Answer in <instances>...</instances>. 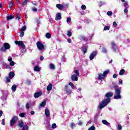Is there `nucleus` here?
I'll use <instances>...</instances> for the list:
<instances>
[{"label": "nucleus", "mask_w": 130, "mask_h": 130, "mask_svg": "<svg viewBox=\"0 0 130 130\" xmlns=\"http://www.w3.org/2000/svg\"><path fill=\"white\" fill-rule=\"evenodd\" d=\"M34 72H40L41 71V68L39 67L38 66H36L34 68Z\"/></svg>", "instance_id": "nucleus-13"}, {"label": "nucleus", "mask_w": 130, "mask_h": 130, "mask_svg": "<svg viewBox=\"0 0 130 130\" xmlns=\"http://www.w3.org/2000/svg\"><path fill=\"white\" fill-rule=\"evenodd\" d=\"M113 96V93L108 92L106 94L105 97H106V100L102 101L98 107V109L101 110L103 108H104L106 106H107V104L110 102V98Z\"/></svg>", "instance_id": "nucleus-1"}, {"label": "nucleus", "mask_w": 130, "mask_h": 130, "mask_svg": "<svg viewBox=\"0 0 130 130\" xmlns=\"http://www.w3.org/2000/svg\"><path fill=\"white\" fill-rule=\"evenodd\" d=\"M124 73H125L124 69H122L120 71L119 75H120V76H123V75H124Z\"/></svg>", "instance_id": "nucleus-19"}, {"label": "nucleus", "mask_w": 130, "mask_h": 130, "mask_svg": "<svg viewBox=\"0 0 130 130\" xmlns=\"http://www.w3.org/2000/svg\"><path fill=\"white\" fill-rule=\"evenodd\" d=\"M56 127V124L53 123L52 125V128H55Z\"/></svg>", "instance_id": "nucleus-45"}, {"label": "nucleus", "mask_w": 130, "mask_h": 130, "mask_svg": "<svg viewBox=\"0 0 130 130\" xmlns=\"http://www.w3.org/2000/svg\"><path fill=\"white\" fill-rule=\"evenodd\" d=\"M102 51L104 53H107V50H106V48H105V47H103L102 49Z\"/></svg>", "instance_id": "nucleus-33"}, {"label": "nucleus", "mask_w": 130, "mask_h": 130, "mask_svg": "<svg viewBox=\"0 0 130 130\" xmlns=\"http://www.w3.org/2000/svg\"><path fill=\"white\" fill-rule=\"evenodd\" d=\"M64 92H66V93L68 94V95H70V94L72 93V90L69 88V86L65 85Z\"/></svg>", "instance_id": "nucleus-9"}, {"label": "nucleus", "mask_w": 130, "mask_h": 130, "mask_svg": "<svg viewBox=\"0 0 130 130\" xmlns=\"http://www.w3.org/2000/svg\"><path fill=\"white\" fill-rule=\"evenodd\" d=\"M18 126H19V127H23V126H24V122H23V121H20L18 123Z\"/></svg>", "instance_id": "nucleus-24"}, {"label": "nucleus", "mask_w": 130, "mask_h": 130, "mask_svg": "<svg viewBox=\"0 0 130 130\" xmlns=\"http://www.w3.org/2000/svg\"><path fill=\"white\" fill-rule=\"evenodd\" d=\"M52 89V85L51 84H49L47 87V91H50Z\"/></svg>", "instance_id": "nucleus-20"}, {"label": "nucleus", "mask_w": 130, "mask_h": 130, "mask_svg": "<svg viewBox=\"0 0 130 130\" xmlns=\"http://www.w3.org/2000/svg\"><path fill=\"white\" fill-rule=\"evenodd\" d=\"M108 16H111L112 15V12L111 11H108L107 12Z\"/></svg>", "instance_id": "nucleus-48"}, {"label": "nucleus", "mask_w": 130, "mask_h": 130, "mask_svg": "<svg viewBox=\"0 0 130 130\" xmlns=\"http://www.w3.org/2000/svg\"><path fill=\"white\" fill-rule=\"evenodd\" d=\"M118 129L119 130L122 129V126H121V125L120 124L118 125Z\"/></svg>", "instance_id": "nucleus-43"}, {"label": "nucleus", "mask_w": 130, "mask_h": 130, "mask_svg": "<svg viewBox=\"0 0 130 130\" xmlns=\"http://www.w3.org/2000/svg\"><path fill=\"white\" fill-rule=\"evenodd\" d=\"M111 44L112 49L114 51H115V50H116V48H117V47H116V44H115V43L114 42H112Z\"/></svg>", "instance_id": "nucleus-11"}, {"label": "nucleus", "mask_w": 130, "mask_h": 130, "mask_svg": "<svg viewBox=\"0 0 130 130\" xmlns=\"http://www.w3.org/2000/svg\"><path fill=\"white\" fill-rule=\"evenodd\" d=\"M117 77V75H116V74H114V75H113V78L114 79H116Z\"/></svg>", "instance_id": "nucleus-59"}, {"label": "nucleus", "mask_w": 130, "mask_h": 130, "mask_svg": "<svg viewBox=\"0 0 130 130\" xmlns=\"http://www.w3.org/2000/svg\"><path fill=\"white\" fill-rule=\"evenodd\" d=\"M25 107L26 109H29V108H30V105H29V103H26Z\"/></svg>", "instance_id": "nucleus-40"}, {"label": "nucleus", "mask_w": 130, "mask_h": 130, "mask_svg": "<svg viewBox=\"0 0 130 130\" xmlns=\"http://www.w3.org/2000/svg\"><path fill=\"white\" fill-rule=\"evenodd\" d=\"M88 130H95V126H91Z\"/></svg>", "instance_id": "nucleus-44"}, {"label": "nucleus", "mask_w": 130, "mask_h": 130, "mask_svg": "<svg viewBox=\"0 0 130 130\" xmlns=\"http://www.w3.org/2000/svg\"><path fill=\"white\" fill-rule=\"evenodd\" d=\"M3 115V111H0V117Z\"/></svg>", "instance_id": "nucleus-64"}, {"label": "nucleus", "mask_w": 130, "mask_h": 130, "mask_svg": "<svg viewBox=\"0 0 130 130\" xmlns=\"http://www.w3.org/2000/svg\"><path fill=\"white\" fill-rule=\"evenodd\" d=\"M14 3L13 2H11L9 3V8H10V9H12V8L13 7V6H14Z\"/></svg>", "instance_id": "nucleus-31"}, {"label": "nucleus", "mask_w": 130, "mask_h": 130, "mask_svg": "<svg viewBox=\"0 0 130 130\" xmlns=\"http://www.w3.org/2000/svg\"><path fill=\"white\" fill-rule=\"evenodd\" d=\"M127 9L128 8H125L124 10V13H125V14H127V13L128 12V10Z\"/></svg>", "instance_id": "nucleus-49"}, {"label": "nucleus", "mask_w": 130, "mask_h": 130, "mask_svg": "<svg viewBox=\"0 0 130 130\" xmlns=\"http://www.w3.org/2000/svg\"><path fill=\"white\" fill-rule=\"evenodd\" d=\"M69 85L70 86H71V88H72V89H77L75 88V85H74V84L72 82H70L69 83Z\"/></svg>", "instance_id": "nucleus-36"}, {"label": "nucleus", "mask_w": 130, "mask_h": 130, "mask_svg": "<svg viewBox=\"0 0 130 130\" xmlns=\"http://www.w3.org/2000/svg\"><path fill=\"white\" fill-rule=\"evenodd\" d=\"M103 76V74H99V80H102V79L104 78V76Z\"/></svg>", "instance_id": "nucleus-35"}, {"label": "nucleus", "mask_w": 130, "mask_h": 130, "mask_svg": "<svg viewBox=\"0 0 130 130\" xmlns=\"http://www.w3.org/2000/svg\"><path fill=\"white\" fill-rule=\"evenodd\" d=\"M123 7L125 8H128V4H127V2L124 3Z\"/></svg>", "instance_id": "nucleus-30"}, {"label": "nucleus", "mask_w": 130, "mask_h": 130, "mask_svg": "<svg viewBox=\"0 0 130 130\" xmlns=\"http://www.w3.org/2000/svg\"><path fill=\"white\" fill-rule=\"evenodd\" d=\"M108 74H109V70H107L104 72V73H103V75H102V76L105 77V76L108 75Z\"/></svg>", "instance_id": "nucleus-23"}, {"label": "nucleus", "mask_w": 130, "mask_h": 130, "mask_svg": "<svg viewBox=\"0 0 130 130\" xmlns=\"http://www.w3.org/2000/svg\"><path fill=\"white\" fill-rule=\"evenodd\" d=\"M81 8L82 10H86V6L85 5H82Z\"/></svg>", "instance_id": "nucleus-53"}, {"label": "nucleus", "mask_w": 130, "mask_h": 130, "mask_svg": "<svg viewBox=\"0 0 130 130\" xmlns=\"http://www.w3.org/2000/svg\"><path fill=\"white\" fill-rule=\"evenodd\" d=\"M46 105V101L44 100L40 105L39 108H41V107H44Z\"/></svg>", "instance_id": "nucleus-16"}, {"label": "nucleus", "mask_w": 130, "mask_h": 130, "mask_svg": "<svg viewBox=\"0 0 130 130\" xmlns=\"http://www.w3.org/2000/svg\"><path fill=\"white\" fill-rule=\"evenodd\" d=\"M119 85H122V80H120L119 81Z\"/></svg>", "instance_id": "nucleus-62"}, {"label": "nucleus", "mask_w": 130, "mask_h": 130, "mask_svg": "<svg viewBox=\"0 0 130 130\" xmlns=\"http://www.w3.org/2000/svg\"><path fill=\"white\" fill-rule=\"evenodd\" d=\"M71 21H72V19L70 17L68 18L67 19V22L68 24H69V23H70Z\"/></svg>", "instance_id": "nucleus-42"}, {"label": "nucleus", "mask_w": 130, "mask_h": 130, "mask_svg": "<svg viewBox=\"0 0 130 130\" xmlns=\"http://www.w3.org/2000/svg\"><path fill=\"white\" fill-rule=\"evenodd\" d=\"M2 124H3V125H5V124H6V123H5V119H2Z\"/></svg>", "instance_id": "nucleus-56"}, {"label": "nucleus", "mask_w": 130, "mask_h": 130, "mask_svg": "<svg viewBox=\"0 0 130 130\" xmlns=\"http://www.w3.org/2000/svg\"><path fill=\"white\" fill-rule=\"evenodd\" d=\"M113 25L114 27H117V24L116 23V22L114 21L113 23Z\"/></svg>", "instance_id": "nucleus-52"}, {"label": "nucleus", "mask_w": 130, "mask_h": 130, "mask_svg": "<svg viewBox=\"0 0 130 130\" xmlns=\"http://www.w3.org/2000/svg\"><path fill=\"white\" fill-rule=\"evenodd\" d=\"M102 123H103V124H105V125H107V126H108V125L110 124V123L108 122L106 120H103L102 121Z\"/></svg>", "instance_id": "nucleus-17"}, {"label": "nucleus", "mask_w": 130, "mask_h": 130, "mask_svg": "<svg viewBox=\"0 0 130 130\" xmlns=\"http://www.w3.org/2000/svg\"><path fill=\"white\" fill-rule=\"evenodd\" d=\"M105 3L102 2H100V6H103V5H105Z\"/></svg>", "instance_id": "nucleus-58"}, {"label": "nucleus", "mask_w": 130, "mask_h": 130, "mask_svg": "<svg viewBox=\"0 0 130 130\" xmlns=\"http://www.w3.org/2000/svg\"><path fill=\"white\" fill-rule=\"evenodd\" d=\"M18 119L19 118H18L17 116H14L10 121V126H14V125H15V123L18 121Z\"/></svg>", "instance_id": "nucleus-4"}, {"label": "nucleus", "mask_w": 130, "mask_h": 130, "mask_svg": "<svg viewBox=\"0 0 130 130\" xmlns=\"http://www.w3.org/2000/svg\"><path fill=\"white\" fill-rule=\"evenodd\" d=\"M30 114L31 115H34V114H35V112H34V111H31Z\"/></svg>", "instance_id": "nucleus-57"}, {"label": "nucleus", "mask_w": 130, "mask_h": 130, "mask_svg": "<svg viewBox=\"0 0 130 130\" xmlns=\"http://www.w3.org/2000/svg\"><path fill=\"white\" fill-rule=\"evenodd\" d=\"M60 19H61V14H60V13H58L56 15L55 20L56 21H59Z\"/></svg>", "instance_id": "nucleus-12"}, {"label": "nucleus", "mask_w": 130, "mask_h": 130, "mask_svg": "<svg viewBox=\"0 0 130 130\" xmlns=\"http://www.w3.org/2000/svg\"><path fill=\"white\" fill-rule=\"evenodd\" d=\"M11 89L13 92H16V90L17 89V85H16V84L13 85Z\"/></svg>", "instance_id": "nucleus-21"}, {"label": "nucleus", "mask_w": 130, "mask_h": 130, "mask_svg": "<svg viewBox=\"0 0 130 130\" xmlns=\"http://www.w3.org/2000/svg\"><path fill=\"white\" fill-rule=\"evenodd\" d=\"M78 38L80 40H85V37L83 36H79Z\"/></svg>", "instance_id": "nucleus-29"}, {"label": "nucleus", "mask_w": 130, "mask_h": 130, "mask_svg": "<svg viewBox=\"0 0 130 130\" xmlns=\"http://www.w3.org/2000/svg\"><path fill=\"white\" fill-rule=\"evenodd\" d=\"M50 69H51L52 70H54V69H55V67L53 63H51L50 64Z\"/></svg>", "instance_id": "nucleus-27"}, {"label": "nucleus", "mask_w": 130, "mask_h": 130, "mask_svg": "<svg viewBox=\"0 0 130 130\" xmlns=\"http://www.w3.org/2000/svg\"><path fill=\"white\" fill-rule=\"evenodd\" d=\"M45 114L46 117H50V111H49V110L48 109H45Z\"/></svg>", "instance_id": "nucleus-10"}, {"label": "nucleus", "mask_w": 130, "mask_h": 130, "mask_svg": "<svg viewBox=\"0 0 130 130\" xmlns=\"http://www.w3.org/2000/svg\"><path fill=\"white\" fill-rule=\"evenodd\" d=\"M67 35L69 36V37H71V36H72V32H71V30H69L68 31Z\"/></svg>", "instance_id": "nucleus-38"}, {"label": "nucleus", "mask_w": 130, "mask_h": 130, "mask_svg": "<svg viewBox=\"0 0 130 130\" xmlns=\"http://www.w3.org/2000/svg\"><path fill=\"white\" fill-rule=\"evenodd\" d=\"M15 18V16L14 15H10L7 17V20H12V19H14Z\"/></svg>", "instance_id": "nucleus-25"}, {"label": "nucleus", "mask_w": 130, "mask_h": 130, "mask_svg": "<svg viewBox=\"0 0 130 130\" xmlns=\"http://www.w3.org/2000/svg\"><path fill=\"white\" fill-rule=\"evenodd\" d=\"M56 8H57V9H58V10H63V9L64 8L63 5L61 4H57L56 5Z\"/></svg>", "instance_id": "nucleus-15"}, {"label": "nucleus", "mask_w": 130, "mask_h": 130, "mask_svg": "<svg viewBox=\"0 0 130 130\" xmlns=\"http://www.w3.org/2000/svg\"><path fill=\"white\" fill-rule=\"evenodd\" d=\"M15 43L18 46H21V47L23 49H25V45L24 44V43L23 42V41H15Z\"/></svg>", "instance_id": "nucleus-7"}, {"label": "nucleus", "mask_w": 130, "mask_h": 130, "mask_svg": "<svg viewBox=\"0 0 130 130\" xmlns=\"http://www.w3.org/2000/svg\"><path fill=\"white\" fill-rule=\"evenodd\" d=\"M45 37H46V38H47L48 39H50V38H51V35L50 34V33L47 32L46 34Z\"/></svg>", "instance_id": "nucleus-26"}, {"label": "nucleus", "mask_w": 130, "mask_h": 130, "mask_svg": "<svg viewBox=\"0 0 130 130\" xmlns=\"http://www.w3.org/2000/svg\"><path fill=\"white\" fill-rule=\"evenodd\" d=\"M11 78H10V77L6 78V81L8 82V83H10L11 82Z\"/></svg>", "instance_id": "nucleus-41"}, {"label": "nucleus", "mask_w": 130, "mask_h": 130, "mask_svg": "<svg viewBox=\"0 0 130 130\" xmlns=\"http://www.w3.org/2000/svg\"><path fill=\"white\" fill-rule=\"evenodd\" d=\"M29 127H28V125H23L22 127V130H28Z\"/></svg>", "instance_id": "nucleus-28"}, {"label": "nucleus", "mask_w": 130, "mask_h": 130, "mask_svg": "<svg viewBox=\"0 0 130 130\" xmlns=\"http://www.w3.org/2000/svg\"><path fill=\"white\" fill-rule=\"evenodd\" d=\"M25 115H26V113H21L19 114V116L20 117H25Z\"/></svg>", "instance_id": "nucleus-34"}, {"label": "nucleus", "mask_w": 130, "mask_h": 130, "mask_svg": "<svg viewBox=\"0 0 130 130\" xmlns=\"http://www.w3.org/2000/svg\"><path fill=\"white\" fill-rule=\"evenodd\" d=\"M71 127H75L76 126V125H75V123H71L70 124Z\"/></svg>", "instance_id": "nucleus-50"}, {"label": "nucleus", "mask_w": 130, "mask_h": 130, "mask_svg": "<svg viewBox=\"0 0 130 130\" xmlns=\"http://www.w3.org/2000/svg\"><path fill=\"white\" fill-rule=\"evenodd\" d=\"M32 10L33 12H37V9L35 7L32 8Z\"/></svg>", "instance_id": "nucleus-54"}, {"label": "nucleus", "mask_w": 130, "mask_h": 130, "mask_svg": "<svg viewBox=\"0 0 130 130\" xmlns=\"http://www.w3.org/2000/svg\"><path fill=\"white\" fill-rule=\"evenodd\" d=\"M83 124V122L82 121H79L78 122V125H82Z\"/></svg>", "instance_id": "nucleus-55"}, {"label": "nucleus", "mask_w": 130, "mask_h": 130, "mask_svg": "<svg viewBox=\"0 0 130 130\" xmlns=\"http://www.w3.org/2000/svg\"><path fill=\"white\" fill-rule=\"evenodd\" d=\"M82 51L84 53H87V47H86L85 46H82Z\"/></svg>", "instance_id": "nucleus-22"}, {"label": "nucleus", "mask_w": 130, "mask_h": 130, "mask_svg": "<svg viewBox=\"0 0 130 130\" xmlns=\"http://www.w3.org/2000/svg\"><path fill=\"white\" fill-rule=\"evenodd\" d=\"M27 1L25 0V1L22 3V5L25 6V5H27V4H28V2Z\"/></svg>", "instance_id": "nucleus-46"}, {"label": "nucleus", "mask_w": 130, "mask_h": 130, "mask_svg": "<svg viewBox=\"0 0 130 130\" xmlns=\"http://www.w3.org/2000/svg\"><path fill=\"white\" fill-rule=\"evenodd\" d=\"M41 95H42V92H36L34 94V97H35V98H38V97H40V96H41Z\"/></svg>", "instance_id": "nucleus-14"}, {"label": "nucleus", "mask_w": 130, "mask_h": 130, "mask_svg": "<svg viewBox=\"0 0 130 130\" xmlns=\"http://www.w3.org/2000/svg\"><path fill=\"white\" fill-rule=\"evenodd\" d=\"M26 26H24L20 29V31L21 32H24V31H26Z\"/></svg>", "instance_id": "nucleus-32"}, {"label": "nucleus", "mask_w": 130, "mask_h": 130, "mask_svg": "<svg viewBox=\"0 0 130 130\" xmlns=\"http://www.w3.org/2000/svg\"><path fill=\"white\" fill-rule=\"evenodd\" d=\"M68 42L69 43H71L72 42V40H71V39H68Z\"/></svg>", "instance_id": "nucleus-63"}, {"label": "nucleus", "mask_w": 130, "mask_h": 130, "mask_svg": "<svg viewBox=\"0 0 130 130\" xmlns=\"http://www.w3.org/2000/svg\"><path fill=\"white\" fill-rule=\"evenodd\" d=\"M8 61H13V58L11 57H9L8 59Z\"/></svg>", "instance_id": "nucleus-51"}, {"label": "nucleus", "mask_w": 130, "mask_h": 130, "mask_svg": "<svg viewBox=\"0 0 130 130\" xmlns=\"http://www.w3.org/2000/svg\"><path fill=\"white\" fill-rule=\"evenodd\" d=\"M40 59H41V60H43V59H44V57H43V56H41Z\"/></svg>", "instance_id": "nucleus-61"}, {"label": "nucleus", "mask_w": 130, "mask_h": 130, "mask_svg": "<svg viewBox=\"0 0 130 130\" xmlns=\"http://www.w3.org/2000/svg\"><path fill=\"white\" fill-rule=\"evenodd\" d=\"M74 73L75 74L72 75V76H71V79L72 81H78V77L80 76V73H79V70H75Z\"/></svg>", "instance_id": "nucleus-2"}, {"label": "nucleus", "mask_w": 130, "mask_h": 130, "mask_svg": "<svg viewBox=\"0 0 130 130\" xmlns=\"http://www.w3.org/2000/svg\"><path fill=\"white\" fill-rule=\"evenodd\" d=\"M37 46L39 50H45V48L44 47V45L42 43L38 41L37 42Z\"/></svg>", "instance_id": "nucleus-5"}, {"label": "nucleus", "mask_w": 130, "mask_h": 130, "mask_svg": "<svg viewBox=\"0 0 130 130\" xmlns=\"http://www.w3.org/2000/svg\"><path fill=\"white\" fill-rule=\"evenodd\" d=\"M116 95L114 96V99H121V95H120V89L119 88H116L115 90Z\"/></svg>", "instance_id": "nucleus-3"}, {"label": "nucleus", "mask_w": 130, "mask_h": 130, "mask_svg": "<svg viewBox=\"0 0 130 130\" xmlns=\"http://www.w3.org/2000/svg\"><path fill=\"white\" fill-rule=\"evenodd\" d=\"M97 55V51H94L90 54L89 55V59L90 60H93L94 57Z\"/></svg>", "instance_id": "nucleus-8"}, {"label": "nucleus", "mask_w": 130, "mask_h": 130, "mask_svg": "<svg viewBox=\"0 0 130 130\" xmlns=\"http://www.w3.org/2000/svg\"><path fill=\"white\" fill-rule=\"evenodd\" d=\"M9 77L10 79H12L15 77V73L13 72H11L9 74Z\"/></svg>", "instance_id": "nucleus-18"}, {"label": "nucleus", "mask_w": 130, "mask_h": 130, "mask_svg": "<svg viewBox=\"0 0 130 130\" xmlns=\"http://www.w3.org/2000/svg\"><path fill=\"white\" fill-rule=\"evenodd\" d=\"M10 48L11 46L10 44L8 43H5L4 44V46L2 47L1 50L2 51L6 52V50H7V49H10Z\"/></svg>", "instance_id": "nucleus-6"}, {"label": "nucleus", "mask_w": 130, "mask_h": 130, "mask_svg": "<svg viewBox=\"0 0 130 130\" xmlns=\"http://www.w3.org/2000/svg\"><path fill=\"white\" fill-rule=\"evenodd\" d=\"M24 34H25V32H24V31H21L20 32V37H23V36H24Z\"/></svg>", "instance_id": "nucleus-47"}, {"label": "nucleus", "mask_w": 130, "mask_h": 130, "mask_svg": "<svg viewBox=\"0 0 130 130\" xmlns=\"http://www.w3.org/2000/svg\"><path fill=\"white\" fill-rule=\"evenodd\" d=\"M10 65L11 66V67H14L15 66V62H14V61H11L10 62Z\"/></svg>", "instance_id": "nucleus-39"}, {"label": "nucleus", "mask_w": 130, "mask_h": 130, "mask_svg": "<svg viewBox=\"0 0 130 130\" xmlns=\"http://www.w3.org/2000/svg\"><path fill=\"white\" fill-rule=\"evenodd\" d=\"M69 7V4H66L64 5V8H68Z\"/></svg>", "instance_id": "nucleus-60"}, {"label": "nucleus", "mask_w": 130, "mask_h": 130, "mask_svg": "<svg viewBox=\"0 0 130 130\" xmlns=\"http://www.w3.org/2000/svg\"><path fill=\"white\" fill-rule=\"evenodd\" d=\"M110 29V27L108 26H106L104 27V30L107 31V30H109Z\"/></svg>", "instance_id": "nucleus-37"}]
</instances>
